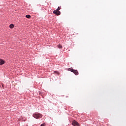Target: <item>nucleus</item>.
Listing matches in <instances>:
<instances>
[{
	"mask_svg": "<svg viewBox=\"0 0 126 126\" xmlns=\"http://www.w3.org/2000/svg\"><path fill=\"white\" fill-rule=\"evenodd\" d=\"M61 9V7H58V8L53 11V13L56 15H61V12L59 11Z\"/></svg>",
	"mask_w": 126,
	"mask_h": 126,
	"instance_id": "nucleus-1",
	"label": "nucleus"
},
{
	"mask_svg": "<svg viewBox=\"0 0 126 126\" xmlns=\"http://www.w3.org/2000/svg\"><path fill=\"white\" fill-rule=\"evenodd\" d=\"M68 70L71 72H73L75 75H78V71L77 70H74L72 68H69Z\"/></svg>",
	"mask_w": 126,
	"mask_h": 126,
	"instance_id": "nucleus-2",
	"label": "nucleus"
},
{
	"mask_svg": "<svg viewBox=\"0 0 126 126\" xmlns=\"http://www.w3.org/2000/svg\"><path fill=\"white\" fill-rule=\"evenodd\" d=\"M33 117L35 119H40V118H42V115L39 113H35L33 115Z\"/></svg>",
	"mask_w": 126,
	"mask_h": 126,
	"instance_id": "nucleus-3",
	"label": "nucleus"
},
{
	"mask_svg": "<svg viewBox=\"0 0 126 126\" xmlns=\"http://www.w3.org/2000/svg\"><path fill=\"white\" fill-rule=\"evenodd\" d=\"M72 124L73 126H79V124L77 122H76L75 120H74L72 123Z\"/></svg>",
	"mask_w": 126,
	"mask_h": 126,
	"instance_id": "nucleus-4",
	"label": "nucleus"
},
{
	"mask_svg": "<svg viewBox=\"0 0 126 126\" xmlns=\"http://www.w3.org/2000/svg\"><path fill=\"white\" fill-rule=\"evenodd\" d=\"M4 63V61L2 59H0V65H2Z\"/></svg>",
	"mask_w": 126,
	"mask_h": 126,
	"instance_id": "nucleus-5",
	"label": "nucleus"
},
{
	"mask_svg": "<svg viewBox=\"0 0 126 126\" xmlns=\"http://www.w3.org/2000/svg\"><path fill=\"white\" fill-rule=\"evenodd\" d=\"M13 27H14V25L12 24H11L10 25H9V28L11 29H13Z\"/></svg>",
	"mask_w": 126,
	"mask_h": 126,
	"instance_id": "nucleus-6",
	"label": "nucleus"
},
{
	"mask_svg": "<svg viewBox=\"0 0 126 126\" xmlns=\"http://www.w3.org/2000/svg\"><path fill=\"white\" fill-rule=\"evenodd\" d=\"M26 17L27 18H31V15H27L26 16Z\"/></svg>",
	"mask_w": 126,
	"mask_h": 126,
	"instance_id": "nucleus-7",
	"label": "nucleus"
},
{
	"mask_svg": "<svg viewBox=\"0 0 126 126\" xmlns=\"http://www.w3.org/2000/svg\"><path fill=\"white\" fill-rule=\"evenodd\" d=\"M58 48H59V49H62V48H63V46L61 45H59L58 46Z\"/></svg>",
	"mask_w": 126,
	"mask_h": 126,
	"instance_id": "nucleus-8",
	"label": "nucleus"
},
{
	"mask_svg": "<svg viewBox=\"0 0 126 126\" xmlns=\"http://www.w3.org/2000/svg\"><path fill=\"white\" fill-rule=\"evenodd\" d=\"M45 126V123L43 124H41L40 126Z\"/></svg>",
	"mask_w": 126,
	"mask_h": 126,
	"instance_id": "nucleus-9",
	"label": "nucleus"
},
{
	"mask_svg": "<svg viewBox=\"0 0 126 126\" xmlns=\"http://www.w3.org/2000/svg\"><path fill=\"white\" fill-rule=\"evenodd\" d=\"M54 72H55V73H57V74L59 73V72H57V71H54Z\"/></svg>",
	"mask_w": 126,
	"mask_h": 126,
	"instance_id": "nucleus-10",
	"label": "nucleus"
}]
</instances>
